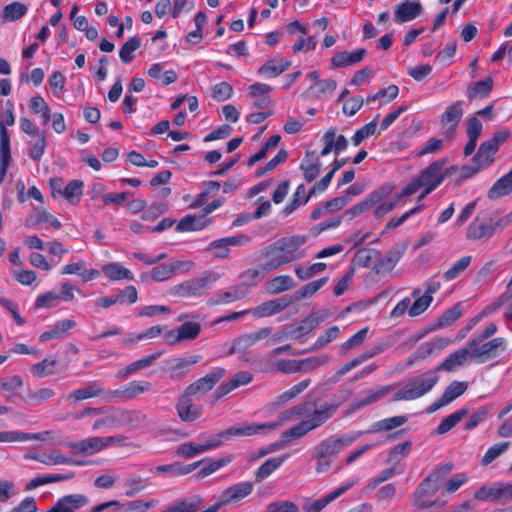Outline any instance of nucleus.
<instances>
[{"mask_svg":"<svg viewBox=\"0 0 512 512\" xmlns=\"http://www.w3.org/2000/svg\"><path fill=\"white\" fill-rule=\"evenodd\" d=\"M340 405L341 402L335 401L325 402L319 406H317L315 402L311 401L301 402L281 412L279 414L278 421L270 422L269 424H278L279 427L285 422L304 417L303 420L281 433V437L284 439H299L324 425L335 415Z\"/></svg>","mask_w":512,"mask_h":512,"instance_id":"f257e3e1","label":"nucleus"},{"mask_svg":"<svg viewBox=\"0 0 512 512\" xmlns=\"http://www.w3.org/2000/svg\"><path fill=\"white\" fill-rule=\"evenodd\" d=\"M307 241L305 235L282 237L259 252L262 273L274 271L281 266L299 260L305 253L300 249Z\"/></svg>","mask_w":512,"mask_h":512,"instance_id":"f03ea898","label":"nucleus"},{"mask_svg":"<svg viewBox=\"0 0 512 512\" xmlns=\"http://www.w3.org/2000/svg\"><path fill=\"white\" fill-rule=\"evenodd\" d=\"M439 381L437 371L429 370L408 381L393 395V401L414 400L428 393Z\"/></svg>","mask_w":512,"mask_h":512,"instance_id":"7ed1b4c3","label":"nucleus"},{"mask_svg":"<svg viewBox=\"0 0 512 512\" xmlns=\"http://www.w3.org/2000/svg\"><path fill=\"white\" fill-rule=\"evenodd\" d=\"M444 165V160L431 162L417 178L413 179L403 188L401 196H410L422 187H428L435 190L442 183L440 170L444 168Z\"/></svg>","mask_w":512,"mask_h":512,"instance_id":"20e7f679","label":"nucleus"},{"mask_svg":"<svg viewBox=\"0 0 512 512\" xmlns=\"http://www.w3.org/2000/svg\"><path fill=\"white\" fill-rule=\"evenodd\" d=\"M357 439V436L350 435H330L321 440L312 451L320 454L321 458H331L338 454Z\"/></svg>","mask_w":512,"mask_h":512,"instance_id":"39448f33","label":"nucleus"},{"mask_svg":"<svg viewBox=\"0 0 512 512\" xmlns=\"http://www.w3.org/2000/svg\"><path fill=\"white\" fill-rule=\"evenodd\" d=\"M471 340L468 342V347L471 353V359H475L480 363L488 359L494 358L497 350L505 348V340L503 338H494L488 342Z\"/></svg>","mask_w":512,"mask_h":512,"instance_id":"423d86ee","label":"nucleus"},{"mask_svg":"<svg viewBox=\"0 0 512 512\" xmlns=\"http://www.w3.org/2000/svg\"><path fill=\"white\" fill-rule=\"evenodd\" d=\"M151 383L148 381H132L118 389L108 392L109 401H126L140 394L150 391Z\"/></svg>","mask_w":512,"mask_h":512,"instance_id":"0eeeda50","label":"nucleus"},{"mask_svg":"<svg viewBox=\"0 0 512 512\" xmlns=\"http://www.w3.org/2000/svg\"><path fill=\"white\" fill-rule=\"evenodd\" d=\"M157 503L155 500L144 501V500H133L122 504L117 500H111L108 502L101 503L93 507L90 512H103L110 507H118L117 512H146L150 508L154 507Z\"/></svg>","mask_w":512,"mask_h":512,"instance_id":"6e6552de","label":"nucleus"},{"mask_svg":"<svg viewBox=\"0 0 512 512\" xmlns=\"http://www.w3.org/2000/svg\"><path fill=\"white\" fill-rule=\"evenodd\" d=\"M224 375L225 369L216 368L206 374L204 377L199 378L190 384L184 392L192 397L198 393L205 394L212 390V388L223 378Z\"/></svg>","mask_w":512,"mask_h":512,"instance_id":"1a4fd4ad","label":"nucleus"},{"mask_svg":"<svg viewBox=\"0 0 512 512\" xmlns=\"http://www.w3.org/2000/svg\"><path fill=\"white\" fill-rule=\"evenodd\" d=\"M175 408L180 420L186 423L196 421L203 413V408L201 406L194 405L192 402V396L187 395L185 392L179 395Z\"/></svg>","mask_w":512,"mask_h":512,"instance_id":"9d476101","label":"nucleus"},{"mask_svg":"<svg viewBox=\"0 0 512 512\" xmlns=\"http://www.w3.org/2000/svg\"><path fill=\"white\" fill-rule=\"evenodd\" d=\"M403 252V249L399 247L391 248L389 251H387L385 256L381 255L380 257H377L372 269L377 274L390 272L401 259Z\"/></svg>","mask_w":512,"mask_h":512,"instance_id":"9b49d317","label":"nucleus"},{"mask_svg":"<svg viewBox=\"0 0 512 512\" xmlns=\"http://www.w3.org/2000/svg\"><path fill=\"white\" fill-rule=\"evenodd\" d=\"M439 489V485L433 482L428 476L420 483L414 492L415 505L420 509L432 507L435 502L422 501L425 497L433 496Z\"/></svg>","mask_w":512,"mask_h":512,"instance_id":"f8f14e48","label":"nucleus"},{"mask_svg":"<svg viewBox=\"0 0 512 512\" xmlns=\"http://www.w3.org/2000/svg\"><path fill=\"white\" fill-rule=\"evenodd\" d=\"M253 491V483L251 482H241L235 485H232L226 488L222 493V500L218 503L228 504L231 502L239 501L248 495H250Z\"/></svg>","mask_w":512,"mask_h":512,"instance_id":"ddd939ff","label":"nucleus"},{"mask_svg":"<svg viewBox=\"0 0 512 512\" xmlns=\"http://www.w3.org/2000/svg\"><path fill=\"white\" fill-rule=\"evenodd\" d=\"M495 232L493 221H481L478 217L468 226L466 237L469 240L490 238Z\"/></svg>","mask_w":512,"mask_h":512,"instance_id":"4468645a","label":"nucleus"},{"mask_svg":"<svg viewBox=\"0 0 512 512\" xmlns=\"http://www.w3.org/2000/svg\"><path fill=\"white\" fill-rule=\"evenodd\" d=\"M367 51L364 48L357 49L353 52L340 51L333 55L331 65L335 68L346 67L357 64L363 60Z\"/></svg>","mask_w":512,"mask_h":512,"instance_id":"2eb2a0df","label":"nucleus"},{"mask_svg":"<svg viewBox=\"0 0 512 512\" xmlns=\"http://www.w3.org/2000/svg\"><path fill=\"white\" fill-rule=\"evenodd\" d=\"M209 282L210 279L206 276L185 281L176 287L175 293L181 297L198 296L207 287Z\"/></svg>","mask_w":512,"mask_h":512,"instance_id":"dca6fc26","label":"nucleus"},{"mask_svg":"<svg viewBox=\"0 0 512 512\" xmlns=\"http://www.w3.org/2000/svg\"><path fill=\"white\" fill-rule=\"evenodd\" d=\"M354 485V482H348L335 490L329 492L324 497L317 499L313 503H311L309 506H306L305 509L307 512H320L324 507H326L329 503L336 500L338 497H340L342 494H344L346 491H348L352 486Z\"/></svg>","mask_w":512,"mask_h":512,"instance_id":"f3484780","label":"nucleus"},{"mask_svg":"<svg viewBox=\"0 0 512 512\" xmlns=\"http://www.w3.org/2000/svg\"><path fill=\"white\" fill-rule=\"evenodd\" d=\"M211 220L205 217V214L201 215H186L183 217L176 226V231H199L210 225Z\"/></svg>","mask_w":512,"mask_h":512,"instance_id":"a211bd4d","label":"nucleus"},{"mask_svg":"<svg viewBox=\"0 0 512 512\" xmlns=\"http://www.w3.org/2000/svg\"><path fill=\"white\" fill-rule=\"evenodd\" d=\"M471 359V353L468 345L450 354L441 364H439L435 370L439 371H452L458 366H462L467 359Z\"/></svg>","mask_w":512,"mask_h":512,"instance_id":"6ab92c4d","label":"nucleus"},{"mask_svg":"<svg viewBox=\"0 0 512 512\" xmlns=\"http://www.w3.org/2000/svg\"><path fill=\"white\" fill-rule=\"evenodd\" d=\"M252 378L253 376L250 372L239 371L233 376V378L230 381L223 383L218 387L216 391V398L219 399L227 395L237 387L250 383L252 381Z\"/></svg>","mask_w":512,"mask_h":512,"instance_id":"aec40b11","label":"nucleus"},{"mask_svg":"<svg viewBox=\"0 0 512 512\" xmlns=\"http://www.w3.org/2000/svg\"><path fill=\"white\" fill-rule=\"evenodd\" d=\"M422 5L419 2L405 1L395 10V21L399 23L415 19L422 13Z\"/></svg>","mask_w":512,"mask_h":512,"instance_id":"412c9836","label":"nucleus"},{"mask_svg":"<svg viewBox=\"0 0 512 512\" xmlns=\"http://www.w3.org/2000/svg\"><path fill=\"white\" fill-rule=\"evenodd\" d=\"M393 191V186L386 184L379 189L371 192L364 200L357 203L362 213L379 204L384 198L388 197Z\"/></svg>","mask_w":512,"mask_h":512,"instance_id":"4be33fe9","label":"nucleus"},{"mask_svg":"<svg viewBox=\"0 0 512 512\" xmlns=\"http://www.w3.org/2000/svg\"><path fill=\"white\" fill-rule=\"evenodd\" d=\"M181 265L182 262L161 264L153 267L149 273L142 274L141 278L145 279L146 277H150L154 281H165L170 279L176 271L180 269Z\"/></svg>","mask_w":512,"mask_h":512,"instance_id":"5701e85b","label":"nucleus"},{"mask_svg":"<svg viewBox=\"0 0 512 512\" xmlns=\"http://www.w3.org/2000/svg\"><path fill=\"white\" fill-rule=\"evenodd\" d=\"M321 164L315 152L307 151L305 159L301 163L300 169L303 171L304 178L307 182L314 181L320 172Z\"/></svg>","mask_w":512,"mask_h":512,"instance_id":"b1692460","label":"nucleus"},{"mask_svg":"<svg viewBox=\"0 0 512 512\" xmlns=\"http://www.w3.org/2000/svg\"><path fill=\"white\" fill-rule=\"evenodd\" d=\"M161 354L162 352L158 351L156 353L149 355L146 358L130 363L124 369L119 370L116 374V377L120 380L126 379L129 375L135 373L136 371L151 366L152 363L161 356Z\"/></svg>","mask_w":512,"mask_h":512,"instance_id":"393cba45","label":"nucleus"},{"mask_svg":"<svg viewBox=\"0 0 512 512\" xmlns=\"http://www.w3.org/2000/svg\"><path fill=\"white\" fill-rule=\"evenodd\" d=\"M75 453L92 455L103 449L102 437H91L69 445Z\"/></svg>","mask_w":512,"mask_h":512,"instance_id":"a878e982","label":"nucleus"},{"mask_svg":"<svg viewBox=\"0 0 512 512\" xmlns=\"http://www.w3.org/2000/svg\"><path fill=\"white\" fill-rule=\"evenodd\" d=\"M248 293L245 285H237L229 291L221 292L209 301L210 305H219L222 303H230L244 298Z\"/></svg>","mask_w":512,"mask_h":512,"instance_id":"bb28decb","label":"nucleus"},{"mask_svg":"<svg viewBox=\"0 0 512 512\" xmlns=\"http://www.w3.org/2000/svg\"><path fill=\"white\" fill-rule=\"evenodd\" d=\"M291 62L283 58H274L266 61L259 69V74H265L269 77H277L290 67Z\"/></svg>","mask_w":512,"mask_h":512,"instance_id":"cd10ccee","label":"nucleus"},{"mask_svg":"<svg viewBox=\"0 0 512 512\" xmlns=\"http://www.w3.org/2000/svg\"><path fill=\"white\" fill-rule=\"evenodd\" d=\"M76 326V322L71 319L61 320L55 323L50 329L42 333L39 337L40 341H48L52 339H60L72 328Z\"/></svg>","mask_w":512,"mask_h":512,"instance_id":"c85d7f7f","label":"nucleus"},{"mask_svg":"<svg viewBox=\"0 0 512 512\" xmlns=\"http://www.w3.org/2000/svg\"><path fill=\"white\" fill-rule=\"evenodd\" d=\"M203 461H198L189 465H182L179 462L172 464L159 465L155 468L156 473H168L172 476L187 475L198 468Z\"/></svg>","mask_w":512,"mask_h":512,"instance_id":"c756f323","label":"nucleus"},{"mask_svg":"<svg viewBox=\"0 0 512 512\" xmlns=\"http://www.w3.org/2000/svg\"><path fill=\"white\" fill-rule=\"evenodd\" d=\"M512 192V175L507 173L499 178L488 191V198L498 199Z\"/></svg>","mask_w":512,"mask_h":512,"instance_id":"7c9ffc66","label":"nucleus"},{"mask_svg":"<svg viewBox=\"0 0 512 512\" xmlns=\"http://www.w3.org/2000/svg\"><path fill=\"white\" fill-rule=\"evenodd\" d=\"M498 147L491 140L483 142L474 157L473 162H480L485 167L494 161V155L498 151Z\"/></svg>","mask_w":512,"mask_h":512,"instance_id":"2f4dec72","label":"nucleus"},{"mask_svg":"<svg viewBox=\"0 0 512 512\" xmlns=\"http://www.w3.org/2000/svg\"><path fill=\"white\" fill-rule=\"evenodd\" d=\"M393 388H394L393 385H388V386H383L376 392L369 391L368 395L365 398L351 403L349 412L356 411L360 408H363L365 406H368V405L380 400L385 395H387Z\"/></svg>","mask_w":512,"mask_h":512,"instance_id":"473e14b6","label":"nucleus"},{"mask_svg":"<svg viewBox=\"0 0 512 512\" xmlns=\"http://www.w3.org/2000/svg\"><path fill=\"white\" fill-rule=\"evenodd\" d=\"M462 116L463 102L456 101L446 108L445 112L441 116L440 122L442 126H447L448 124H454V126H458Z\"/></svg>","mask_w":512,"mask_h":512,"instance_id":"72a5a7b5","label":"nucleus"},{"mask_svg":"<svg viewBox=\"0 0 512 512\" xmlns=\"http://www.w3.org/2000/svg\"><path fill=\"white\" fill-rule=\"evenodd\" d=\"M199 355L189 356L177 359L175 364L170 368V378L173 380H181L185 377V369L196 364L200 360Z\"/></svg>","mask_w":512,"mask_h":512,"instance_id":"f704fd0d","label":"nucleus"},{"mask_svg":"<svg viewBox=\"0 0 512 512\" xmlns=\"http://www.w3.org/2000/svg\"><path fill=\"white\" fill-rule=\"evenodd\" d=\"M493 88V79L487 77L481 81L471 83L467 88V96L470 100L477 97H487Z\"/></svg>","mask_w":512,"mask_h":512,"instance_id":"c9c22d12","label":"nucleus"},{"mask_svg":"<svg viewBox=\"0 0 512 512\" xmlns=\"http://www.w3.org/2000/svg\"><path fill=\"white\" fill-rule=\"evenodd\" d=\"M104 274L112 281L122 279L133 280L132 272L119 263H109L102 267Z\"/></svg>","mask_w":512,"mask_h":512,"instance_id":"e433bc0d","label":"nucleus"},{"mask_svg":"<svg viewBox=\"0 0 512 512\" xmlns=\"http://www.w3.org/2000/svg\"><path fill=\"white\" fill-rule=\"evenodd\" d=\"M176 341H191L196 339L201 332V324L194 321H186L177 328Z\"/></svg>","mask_w":512,"mask_h":512,"instance_id":"4c0bfd02","label":"nucleus"},{"mask_svg":"<svg viewBox=\"0 0 512 512\" xmlns=\"http://www.w3.org/2000/svg\"><path fill=\"white\" fill-rule=\"evenodd\" d=\"M288 456L273 457L266 460L257 470L255 474V481L262 482L270 476L286 459Z\"/></svg>","mask_w":512,"mask_h":512,"instance_id":"58836bf2","label":"nucleus"},{"mask_svg":"<svg viewBox=\"0 0 512 512\" xmlns=\"http://www.w3.org/2000/svg\"><path fill=\"white\" fill-rule=\"evenodd\" d=\"M408 421L406 416H394L375 422L367 433H377L381 431H390L396 427L402 426Z\"/></svg>","mask_w":512,"mask_h":512,"instance_id":"ea45409f","label":"nucleus"},{"mask_svg":"<svg viewBox=\"0 0 512 512\" xmlns=\"http://www.w3.org/2000/svg\"><path fill=\"white\" fill-rule=\"evenodd\" d=\"M468 414L467 408H462L452 413L451 415L445 417L441 420L440 424L437 427V434L442 435L450 431L453 427H455L466 415Z\"/></svg>","mask_w":512,"mask_h":512,"instance_id":"a19ab883","label":"nucleus"},{"mask_svg":"<svg viewBox=\"0 0 512 512\" xmlns=\"http://www.w3.org/2000/svg\"><path fill=\"white\" fill-rule=\"evenodd\" d=\"M381 256V252L376 249L362 248L359 249L353 258L357 266L369 268L372 266L373 261L376 262L377 257Z\"/></svg>","mask_w":512,"mask_h":512,"instance_id":"79ce46f5","label":"nucleus"},{"mask_svg":"<svg viewBox=\"0 0 512 512\" xmlns=\"http://www.w3.org/2000/svg\"><path fill=\"white\" fill-rule=\"evenodd\" d=\"M213 445H201L193 442H187L179 445L176 449V454L183 458H192L195 455L211 450Z\"/></svg>","mask_w":512,"mask_h":512,"instance_id":"37998d69","label":"nucleus"},{"mask_svg":"<svg viewBox=\"0 0 512 512\" xmlns=\"http://www.w3.org/2000/svg\"><path fill=\"white\" fill-rule=\"evenodd\" d=\"M268 291L271 294H279L294 287V281L289 275L274 277L267 283Z\"/></svg>","mask_w":512,"mask_h":512,"instance_id":"c03bdc74","label":"nucleus"},{"mask_svg":"<svg viewBox=\"0 0 512 512\" xmlns=\"http://www.w3.org/2000/svg\"><path fill=\"white\" fill-rule=\"evenodd\" d=\"M104 389L96 383H92L86 387L76 389L73 391L69 398H73L75 401H81L88 398L99 397L103 395Z\"/></svg>","mask_w":512,"mask_h":512,"instance_id":"a18cd8bd","label":"nucleus"},{"mask_svg":"<svg viewBox=\"0 0 512 512\" xmlns=\"http://www.w3.org/2000/svg\"><path fill=\"white\" fill-rule=\"evenodd\" d=\"M27 6L21 2H13L6 5L2 11V17L5 21H16L27 13Z\"/></svg>","mask_w":512,"mask_h":512,"instance_id":"49530a36","label":"nucleus"},{"mask_svg":"<svg viewBox=\"0 0 512 512\" xmlns=\"http://www.w3.org/2000/svg\"><path fill=\"white\" fill-rule=\"evenodd\" d=\"M28 145L30 158L39 162L46 149V135H38V137L32 138Z\"/></svg>","mask_w":512,"mask_h":512,"instance_id":"de8ad7c7","label":"nucleus"},{"mask_svg":"<svg viewBox=\"0 0 512 512\" xmlns=\"http://www.w3.org/2000/svg\"><path fill=\"white\" fill-rule=\"evenodd\" d=\"M471 256H464L456 261L451 268L444 272L443 277L446 281H452L462 274L470 265Z\"/></svg>","mask_w":512,"mask_h":512,"instance_id":"09e8293b","label":"nucleus"},{"mask_svg":"<svg viewBox=\"0 0 512 512\" xmlns=\"http://www.w3.org/2000/svg\"><path fill=\"white\" fill-rule=\"evenodd\" d=\"M27 440H43V437L40 433L31 434L15 431L0 432V442H17Z\"/></svg>","mask_w":512,"mask_h":512,"instance_id":"8fccbe9b","label":"nucleus"},{"mask_svg":"<svg viewBox=\"0 0 512 512\" xmlns=\"http://www.w3.org/2000/svg\"><path fill=\"white\" fill-rule=\"evenodd\" d=\"M328 281L327 277H323L316 281L310 282L305 285L303 288L294 292V299L297 301L313 296L320 288H322Z\"/></svg>","mask_w":512,"mask_h":512,"instance_id":"3c124183","label":"nucleus"},{"mask_svg":"<svg viewBox=\"0 0 512 512\" xmlns=\"http://www.w3.org/2000/svg\"><path fill=\"white\" fill-rule=\"evenodd\" d=\"M141 46V40L138 37H131L128 39L121 47L119 51L120 59L124 63H130L133 58V52L136 51Z\"/></svg>","mask_w":512,"mask_h":512,"instance_id":"603ef678","label":"nucleus"},{"mask_svg":"<svg viewBox=\"0 0 512 512\" xmlns=\"http://www.w3.org/2000/svg\"><path fill=\"white\" fill-rule=\"evenodd\" d=\"M30 109L35 114H41L43 124L46 125L51 118L50 108L41 96H35L30 99Z\"/></svg>","mask_w":512,"mask_h":512,"instance_id":"864d4df0","label":"nucleus"},{"mask_svg":"<svg viewBox=\"0 0 512 512\" xmlns=\"http://www.w3.org/2000/svg\"><path fill=\"white\" fill-rule=\"evenodd\" d=\"M462 314L461 305L455 304L453 307L447 309L438 319L436 326L439 328L447 327L453 324Z\"/></svg>","mask_w":512,"mask_h":512,"instance_id":"5fc2aeb1","label":"nucleus"},{"mask_svg":"<svg viewBox=\"0 0 512 512\" xmlns=\"http://www.w3.org/2000/svg\"><path fill=\"white\" fill-rule=\"evenodd\" d=\"M412 448V442L407 440L395 445L388 454V462H394L395 467L400 463L401 458L408 455Z\"/></svg>","mask_w":512,"mask_h":512,"instance_id":"6e6d98bb","label":"nucleus"},{"mask_svg":"<svg viewBox=\"0 0 512 512\" xmlns=\"http://www.w3.org/2000/svg\"><path fill=\"white\" fill-rule=\"evenodd\" d=\"M467 388H468L467 382L453 381L446 387V389L442 395L444 396V399L448 403H451L456 398L461 396L467 390Z\"/></svg>","mask_w":512,"mask_h":512,"instance_id":"4d7b16f0","label":"nucleus"},{"mask_svg":"<svg viewBox=\"0 0 512 512\" xmlns=\"http://www.w3.org/2000/svg\"><path fill=\"white\" fill-rule=\"evenodd\" d=\"M311 380L305 379L298 384L291 387L289 390L283 392L281 395L278 396V402L280 404H285L292 399L296 398L299 394H301L309 385Z\"/></svg>","mask_w":512,"mask_h":512,"instance_id":"13d9d810","label":"nucleus"},{"mask_svg":"<svg viewBox=\"0 0 512 512\" xmlns=\"http://www.w3.org/2000/svg\"><path fill=\"white\" fill-rule=\"evenodd\" d=\"M83 183L79 180L70 181L64 190H59V194L63 195L70 203L78 201L82 195Z\"/></svg>","mask_w":512,"mask_h":512,"instance_id":"bf43d9fd","label":"nucleus"},{"mask_svg":"<svg viewBox=\"0 0 512 512\" xmlns=\"http://www.w3.org/2000/svg\"><path fill=\"white\" fill-rule=\"evenodd\" d=\"M379 115H377L371 122L358 129L353 137L352 141L355 146H358L365 138L373 135L376 132Z\"/></svg>","mask_w":512,"mask_h":512,"instance_id":"052dcab7","label":"nucleus"},{"mask_svg":"<svg viewBox=\"0 0 512 512\" xmlns=\"http://www.w3.org/2000/svg\"><path fill=\"white\" fill-rule=\"evenodd\" d=\"M340 329L338 326L328 328L323 335L319 336L310 350H318L326 347L331 341L338 338Z\"/></svg>","mask_w":512,"mask_h":512,"instance_id":"680f3d73","label":"nucleus"},{"mask_svg":"<svg viewBox=\"0 0 512 512\" xmlns=\"http://www.w3.org/2000/svg\"><path fill=\"white\" fill-rule=\"evenodd\" d=\"M233 93V88L228 82H221L212 87L211 96L219 102L228 100Z\"/></svg>","mask_w":512,"mask_h":512,"instance_id":"e2e57ef3","label":"nucleus"},{"mask_svg":"<svg viewBox=\"0 0 512 512\" xmlns=\"http://www.w3.org/2000/svg\"><path fill=\"white\" fill-rule=\"evenodd\" d=\"M432 300V296H428L425 294L422 295L421 297H418L411 305V307L408 309L409 316L415 317L423 313L429 307Z\"/></svg>","mask_w":512,"mask_h":512,"instance_id":"0e129e2a","label":"nucleus"},{"mask_svg":"<svg viewBox=\"0 0 512 512\" xmlns=\"http://www.w3.org/2000/svg\"><path fill=\"white\" fill-rule=\"evenodd\" d=\"M508 446L509 442H503L490 447L481 460L482 465L486 466L490 464L498 458L508 448Z\"/></svg>","mask_w":512,"mask_h":512,"instance_id":"69168bd1","label":"nucleus"},{"mask_svg":"<svg viewBox=\"0 0 512 512\" xmlns=\"http://www.w3.org/2000/svg\"><path fill=\"white\" fill-rule=\"evenodd\" d=\"M168 210V205L164 202L153 203L146 211L143 212L141 218L145 221L154 220Z\"/></svg>","mask_w":512,"mask_h":512,"instance_id":"338daca9","label":"nucleus"},{"mask_svg":"<svg viewBox=\"0 0 512 512\" xmlns=\"http://www.w3.org/2000/svg\"><path fill=\"white\" fill-rule=\"evenodd\" d=\"M265 512H298V507L291 501H274L267 505Z\"/></svg>","mask_w":512,"mask_h":512,"instance_id":"774afa93","label":"nucleus"}]
</instances>
